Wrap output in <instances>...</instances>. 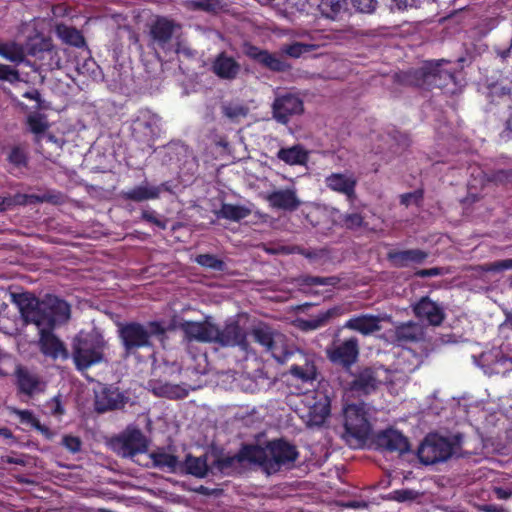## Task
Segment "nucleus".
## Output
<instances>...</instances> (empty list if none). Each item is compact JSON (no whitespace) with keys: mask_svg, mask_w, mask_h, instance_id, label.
Segmentation results:
<instances>
[{"mask_svg":"<svg viewBox=\"0 0 512 512\" xmlns=\"http://www.w3.org/2000/svg\"><path fill=\"white\" fill-rule=\"evenodd\" d=\"M465 58L459 57L456 61L438 59L428 60L419 68L397 73L396 81L405 86H414L424 89H447L454 92L458 86L457 73L463 67Z\"/></svg>","mask_w":512,"mask_h":512,"instance_id":"f257e3e1","label":"nucleus"},{"mask_svg":"<svg viewBox=\"0 0 512 512\" xmlns=\"http://www.w3.org/2000/svg\"><path fill=\"white\" fill-rule=\"evenodd\" d=\"M118 338L126 356L135 354L140 349L152 348L153 338L163 341L167 329L162 321H148L145 324L129 321L118 324Z\"/></svg>","mask_w":512,"mask_h":512,"instance_id":"f03ea898","label":"nucleus"},{"mask_svg":"<svg viewBox=\"0 0 512 512\" xmlns=\"http://www.w3.org/2000/svg\"><path fill=\"white\" fill-rule=\"evenodd\" d=\"M105 346L106 341L98 332H80L76 335L72 344V357L76 369L84 371L102 362Z\"/></svg>","mask_w":512,"mask_h":512,"instance_id":"7ed1b4c3","label":"nucleus"},{"mask_svg":"<svg viewBox=\"0 0 512 512\" xmlns=\"http://www.w3.org/2000/svg\"><path fill=\"white\" fill-rule=\"evenodd\" d=\"M256 448L262 452L256 464L268 474L276 473L283 466L293 464L299 456L296 446L282 438L268 441L265 447L256 445Z\"/></svg>","mask_w":512,"mask_h":512,"instance_id":"20e7f679","label":"nucleus"},{"mask_svg":"<svg viewBox=\"0 0 512 512\" xmlns=\"http://www.w3.org/2000/svg\"><path fill=\"white\" fill-rule=\"evenodd\" d=\"M452 453L453 446L451 442L437 433L428 434L417 450L419 461L425 465L446 461Z\"/></svg>","mask_w":512,"mask_h":512,"instance_id":"39448f33","label":"nucleus"},{"mask_svg":"<svg viewBox=\"0 0 512 512\" xmlns=\"http://www.w3.org/2000/svg\"><path fill=\"white\" fill-rule=\"evenodd\" d=\"M40 307L37 327L53 329L56 324L65 323L70 318V305L57 296L47 295L41 300Z\"/></svg>","mask_w":512,"mask_h":512,"instance_id":"423d86ee","label":"nucleus"},{"mask_svg":"<svg viewBox=\"0 0 512 512\" xmlns=\"http://www.w3.org/2000/svg\"><path fill=\"white\" fill-rule=\"evenodd\" d=\"M360 353L359 340L357 337H350L341 342L334 341L326 349V355L329 361L335 365L341 366L345 370L358 361Z\"/></svg>","mask_w":512,"mask_h":512,"instance_id":"0eeeda50","label":"nucleus"},{"mask_svg":"<svg viewBox=\"0 0 512 512\" xmlns=\"http://www.w3.org/2000/svg\"><path fill=\"white\" fill-rule=\"evenodd\" d=\"M303 112L304 102L297 93L278 94L272 103L273 119L282 125H287L292 117L299 116Z\"/></svg>","mask_w":512,"mask_h":512,"instance_id":"6e6552de","label":"nucleus"},{"mask_svg":"<svg viewBox=\"0 0 512 512\" xmlns=\"http://www.w3.org/2000/svg\"><path fill=\"white\" fill-rule=\"evenodd\" d=\"M160 118L148 109H142L131 123V136L135 141L152 146L157 132Z\"/></svg>","mask_w":512,"mask_h":512,"instance_id":"1a4fd4ad","label":"nucleus"},{"mask_svg":"<svg viewBox=\"0 0 512 512\" xmlns=\"http://www.w3.org/2000/svg\"><path fill=\"white\" fill-rule=\"evenodd\" d=\"M344 427L347 434L364 441L371 432V425L363 405L348 404L344 408Z\"/></svg>","mask_w":512,"mask_h":512,"instance_id":"9d476101","label":"nucleus"},{"mask_svg":"<svg viewBox=\"0 0 512 512\" xmlns=\"http://www.w3.org/2000/svg\"><path fill=\"white\" fill-rule=\"evenodd\" d=\"M119 453L126 458H133L138 454L146 453L149 441L137 427H127L116 439Z\"/></svg>","mask_w":512,"mask_h":512,"instance_id":"9b49d317","label":"nucleus"},{"mask_svg":"<svg viewBox=\"0 0 512 512\" xmlns=\"http://www.w3.org/2000/svg\"><path fill=\"white\" fill-rule=\"evenodd\" d=\"M214 343L222 347H239L246 353L250 351L247 333L237 320L226 322L222 329L217 326Z\"/></svg>","mask_w":512,"mask_h":512,"instance_id":"f8f14e48","label":"nucleus"},{"mask_svg":"<svg viewBox=\"0 0 512 512\" xmlns=\"http://www.w3.org/2000/svg\"><path fill=\"white\" fill-rule=\"evenodd\" d=\"M261 455L262 452L256 448V444H243L235 455L218 457L214 464L221 473L230 474L243 462L256 464Z\"/></svg>","mask_w":512,"mask_h":512,"instance_id":"ddd939ff","label":"nucleus"},{"mask_svg":"<svg viewBox=\"0 0 512 512\" xmlns=\"http://www.w3.org/2000/svg\"><path fill=\"white\" fill-rule=\"evenodd\" d=\"M179 329L189 342L214 343L217 335V325L208 319L204 321H183L179 324Z\"/></svg>","mask_w":512,"mask_h":512,"instance_id":"4468645a","label":"nucleus"},{"mask_svg":"<svg viewBox=\"0 0 512 512\" xmlns=\"http://www.w3.org/2000/svg\"><path fill=\"white\" fill-rule=\"evenodd\" d=\"M128 397L113 385H103L95 392L94 407L98 413L122 409L126 405Z\"/></svg>","mask_w":512,"mask_h":512,"instance_id":"2eb2a0df","label":"nucleus"},{"mask_svg":"<svg viewBox=\"0 0 512 512\" xmlns=\"http://www.w3.org/2000/svg\"><path fill=\"white\" fill-rule=\"evenodd\" d=\"M251 334L254 341L266 348L272 357L281 364L285 363L293 354L291 351L283 350L278 346L273 329L267 325L254 327Z\"/></svg>","mask_w":512,"mask_h":512,"instance_id":"dca6fc26","label":"nucleus"},{"mask_svg":"<svg viewBox=\"0 0 512 512\" xmlns=\"http://www.w3.org/2000/svg\"><path fill=\"white\" fill-rule=\"evenodd\" d=\"M373 443L378 450L398 452L399 454L408 452L410 449L407 437L393 428L378 432L373 439Z\"/></svg>","mask_w":512,"mask_h":512,"instance_id":"f3484780","label":"nucleus"},{"mask_svg":"<svg viewBox=\"0 0 512 512\" xmlns=\"http://www.w3.org/2000/svg\"><path fill=\"white\" fill-rule=\"evenodd\" d=\"M416 318L426 321L429 325L440 326L445 319L443 307L430 299L429 296L421 297L413 306Z\"/></svg>","mask_w":512,"mask_h":512,"instance_id":"a211bd4d","label":"nucleus"},{"mask_svg":"<svg viewBox=\"0 0 512 512\" xmlns=\"http://www.w3.org/2000/svg\"><path fill=\"white\" fill-rule=\"evenodd\" d=\"M14 303L26 323H33L37 326V319L40 315L41 300L30 292L11 293Z\"/></svg>","mask_w":512,"mask_h":512,"instance_id":"6ab92c4d","label":"nucleus"},{"mask_svg":"<svg viewBox=\"0 0 512 512\" xmlns=\"http://www.w3.org/2000/svg\"><path fill=\"white\" fill-rule=\"evenodd\" d=\"M40 330V351L54 360L61 358L67 360L69 352L64 343L52 332V329L38 327Z\"/></svg>","mask_w":512,"mask_h":512,"instance_id":"aec40b11","label":"nucleus"},{"mask_svg":"<svg viewBox=\"0 0 512 512\" xmlns=\"http://www.w3.org/2000/svg\"><path fill=\"white\" fill-rule=\"evenodd\" d=\"M357 182L353 173H331L325 177L326 187L346 196L349 201H354L356 198Z\"/></svg>","mask_w":512,"mask_h":512,"instance_id":"412c9836","label":"nucleus"},{"mask_svg":"<svg viewBox=\"0 0 512 512\" xmlns=\"http://www.w3.org/2000/svg\"><path fill=\"white\" fill-rule=\"evenodd\" d=\"M15 384L18 394L32 397L41 392L42 382L39 375L31 372L27 367L18 365L14 372Z\"/></svg>","mask_w":512,"mask_h":512,"instance_id":"4be33fe9","label":"nucleus"},{"mask_svg":"<svg viewBox=\"0 0 512 512\" xmlns=\"http://www.w3.org/2000/svg\"><path fill=\"white\" fill-rule=\"evenodd\" d=\"M428 258V253L415 248L406 250L392 249L387 252L386 259L395 268H405L411 264H422Z\"/></svg>","mask_w":512,"mask_h":512,"instance_id":"5701e85b","label":"nucleus"},{"mask_svg":"<svg viewBox=\"0 0 512 512\" xmlns=\"http://www.w3.org/2000/svg\"><path fill=\"white\" fill-rule=\"evenodd\" d=\"M211 71L222 80H234L241 71L240 63L226 52L219 53L211 63Z\"/></svg>","mask_w":512,"mask_h":512,"instance_id":"b1692460","label":"nucleus"},{"mask_svg":"<svg viewBox=\"0 0 512 512\" xmlns=\"http://www.w3.org/2000/svg\"><path fill=\"white\" fill-rule=\"evenodd\" d=\"M331 412V398L324 391H316L314 402L309 408L308 422L310 425L321 426Z\"/></svg>","mask_w":512,"mask_h":512,"instance_id":"393cba45","label":"nucleus"},{"mask_svg":"<svg viewBox=\"0 0 512 512\" xmlns=\"http://www.w3.org/2000/svg\"><path fill=\"white\" fill-rule=\"evenodd\" d=\"M378 384L376 371L371 367H366L355 375L349 384V389L358 395H369L376 391Z\"/></svg>","mask_w":512,"mask_h":512,"instance_id":"a878e982","label":"nucleus"},{"mask_svg":"<svg viewBox=\"0 0 512 512\" xmlns=\"http://www.w3.org/2000/svg\"><path fill=\"white\" fill-rule=\"evenodd\" d=\"M175 23L165 17H159L150 27V37L160 49L165 50L174 34Z\"/></svg>","mask_w":512,"mask_h":512,"instance_id":"bb28decb","label":"nucleus"},{"mask_svg":"<svg viewBox=\"0 0 512 512\" xmlns=\"http://www.w3.org/2000/svg\"><path fill=\"white\" fill-rule=\"evenodd\" d=\"M266 200L272 208L290 212L297 210L301 205V201L293 189L273 191L267 195Z\"/></svg>","mask_w":512,"mask_h":512,"instance_id":"cd10ccee","label":"nucleus"},{"mask_svg":"<svg viewBox=\"0 0 512 512\" xmlns=\"http://www.w3.org/2000/svg\"><path fill=\"white\" fill-rule=\"evenodd\" d=\"M380 317L372 314H361L348 319L344 328L357 331L363 335H370L381 329Z\"/></svg>","mask_w":512,"mask_h":512,"instance_id":"c85d7f7f","label":"nucleus"},{"mask_svg":"<svg viewBox=\"0 0 512 512\" xmlns=\"http://www.w3.org/2000/svg\"><path fill=\"white\" fill-rule=\"evenodd\" d=\"M161 195V187H153L147 181L142 182L140 185L122 191L120 196L125 201H132L140 203L148 200L159 199Z\"/></svg>","mask_w":512,"mask_h":512,"instance_id":"c756f323","label":"nucleus"},{"mask_svg":"<svg viewBox=\"0 0 512 512\" xmlns=\"http://www.w3.org/2000/svg\"><path fill=\"white\" fill-rule=\"evenodd\" d=\"M422 338L423 331L421 327L414 322L401 324L395 329V340L399 345L417 343Z\"/></svg>","mask_w":512,"mask_h":512,"instance_id":"7c9ffc66","label":"nucleus"},{"mask_svg":"<svg viewBox=\"0 0 512 512\" xmlns=\"http://www.w3.org/2000/svg\"><path fill=\"white\" fill-rule=\"evenodd\" d=\"M12 414L18 416L21 424L27 425L39 433H41L46 439L50 440L53 438L54 433L50 430L49 427L40 423V421L35 417L34 413L27 409H18L15 407L9 408Z\"/></svg>","mask_w":512,"mask_h":512,"instance_id":"2f4dec72","label":"nucleus"},{"mask_svg":"<svg viewBox=\"0 0 512 512\" xmlns=\"http://www.w3.org/2000/svg\"><path fill=\"white\" fill-rule=\"evenodd\" d=\"M340 315V308L335 306L326 311L318 313L310 319H302L299 321V327L303 331H312L326 326L329 321Z\"/></svg>","mask_w":512,"mask_h":512,"instance_id":"473e14b6","label":"nucleus"},{"mask_svg":"<svg viewBox=\"0 0 512 512\" xmlns=\"http://www.w3.org/2000/svg\"><path fill=\"white\" fill-rule=\"evenodd\" d=\"M290 375L302 384H309L313 386L317 378V368L315 363L311 360L305 359L304 363L293 364L289 369Z\"/></svg>","mask_w":512,"mask_h":512,"instance_id":"72a5a7b5","label":"nucleus"},{"mask_svg":"<svg viewBox=\"0 0 512 512\" xmlns=\"http://www.w3.org/2000/svg\"><path fill=\"white\" fill-rule=\"evenodd\" d=\"M218 219H226L239 222L251 214V210L244 205L222 203L219 210L214 211Z\"/></svg>","mask_w":512,"mask_h":512,"instance_id":"f704fd0d","label":"nucleus"},{"mask_svg":"<svg viewBox=\"0 0 512 512\" xmlns=\"http://www.w3.org/2000/svg\"><path fill=\"white\" fill-rule=\"evenodd\" d=\"M277 158L288 165H303L308 160V154L301 145H294L279 149Z\"/></svg>","mask_w":512,"mask_h":512,"instance_id":"c9c22d12","label":"nucleus"},{"mask_svg":"<svg viewBox=\"0 0 512 512\" xmlns=\"http://www.w3.org/2000/svg\"><path fill=\"white\" fill-rule=\"evenodd\" d=\"M184 465L186 472L197 478H204L208 474L209 469L206 456L194 457L189 454L186 456Z\"/></svg>","mask_w":512,"mask_h":512,"instance_id":"e433bc0d","label":"nucleus"},{"mask_svg":"<svg viewBox=\"0 0 512 512\" xmlns=\"http://www.w3.org/2000/svg\"><path fill=\"white\" fill-rule=\"evenodd\" d=\"M319 10L325 18L336 19L347 9V0H321Z\"/></svg>","mask_w":512,"mask_h":512,"instance_id":"4c0bfd02","label":"nucleus"},{"mask_svg":"<svg viewBox=\"0 0 512 512\" xmlns=\"http://www.w3.org/2000/svg\"><path fill=\"white\" fill-rule=\"evenodd\" d=\"M0 56L19 64L24 61L25 52L23 47L16 42L0 43Z\"/></svg>","mask_w":512,"mask_h":512,"instance_id":"58836bf2","label":"nucleus"},{"mask_svg":"<svg viewBox=\"0 0 512 512\" xmlns=\"http://www.w3.org/2000/svg\"><path fill=\"white\" fill-rule=\"evenodd\" d=\"M153 462V466L163 469L168 468L170 471H175L178 465V457L164 450L153 451L149 454Z\"/></svg>","mask_w":512,"mask_h":512,"instance_id":"ea45409f","label":"nucleus"},{"mask_svg":"<svg viewBox=\"0 0 512 512\" xmlns=\"http://www.w3.org/2000/svg\"><path fill=\"white\" fill-rule=\"evenodd\" d=\"M57 31L62 40L69 45L81 48L86 44L83 34L75 27L58 26Z\"/></svg>","mask_w":512,"mask_h":512,"instance_id":"a19ab883","label":"nucleus"},{"mask_svg":"<svg viewBox=\"0 0 512 512\" xmlns=\"http://www.w3.org/2000/svg\"><path fill=\"white\" fill-rule=\"evenodd\" d=\"M27 125L29 131L35 135L36 144L41 141V135L49 128V124L45 120L44 116L40 114L29 115L27 117Z\"/></svg>","mask_w":512,"mask_h":512,"instance_id":"79ce46f5","label":"nucleus"},{"mask_svg":"<svg viewBox=\"0 0 512 512\" xmlns=\"http://www.w3.org/2000/svg\"><path fill=\"white\" fill-rule=\"evenodd\" d=\"M260 65L273 72H285L290 68V65L284 59L270 53L268 50L261 59Z\"/></svg>","mask_w":512,"mask_h":512,"instance_id":"37998d69","label":"nucleus"},{"mask_svg":"<svg viewBox=\"0 0 512 512\" xmlns=\"http://www.w3.org/2000/svg\"><path fill=\"white\" fill-rule=\"evenodd\" d=\"M195 261L198 265L211 270L223 272L226 269L225 262L213 254H199Z\"/></svg>","mask_w":512,"mask_h":512,"instance_id":"c03bdc74","label":"nucleus"},{"mask_svg":"<svg viewBox=\"0 0 512 512\" xmlns=\"http://www.w3.org/2000/svg\"><path fill=\"white\" fill-rule=\"evenodd\" d=\"M187 7L193 11L217 13L221 8L220 0H189Z\"/></svg>","mask_w":512,"mask_h":512,"instance_id":"a18cd8bd","label":"nucleus"},{"mask_svg":"<svg viewBox=\"0 0 512 512\" xmlns=\"http://www.w3.org/2000/svg\"><path fill=\"white\" fill-rule=\"evenodd\" d=\"M7 160L17 168L26 167L28 165V155L26 151L18 145L11 148Z\"/></svg>","mask_w":512,"mask_h":512,"instance_id":"49530a36","label":"nucleus"},{"mask_svg":"<svg viewBox=\"0 0 512 512\" xmlns=\"http://www.w3.org/2000/svg\"><path fill=\"white\" fill-rule=\"evenodd\" d=\"M312 49V45L305 44L302 42H293L291 44L284 45L282 47V52L289 57L299 58L304 53L310 52Z\"/></svg>","mask_w":512,"mask_h":512,"instance_id":"de8ad7c7","label":"nucleus"},{"mask_svg":"<svg viewBox=\"0 0 512 512\" xmlns=\"http://www.w3.org/2000/svg\"><path fill=\"white\" fill-rule=\"evenodd\" d=\"M140 219L149 224H153L162 230H165L167 228V220L164 219L153 209H143L141 212Z\"/></svg>","mask_w":512,"mask_h":512,"instance_id":"09e8293b","label":"nucleus"},{"mask_svg":"<svg viewBox=\"0 0 512 512\" xmlns=\"http://www.w3.org/2000/svg\"><path fill=\"white\" fill-rule=\"evenodd\" d=\"M339 282V279L335 276L321 277V276H304L302 278V284L307 286H335Z\"/></svg>","mask_w":512,"mask_h":512,"instance_id":"8fccbe9b","label":"nucleus"},{"mask_svg":"<svg viewBox=\"0 0 512 512\" xmlns=\"http://www.w3.org/2000/svg\"><path fill=\"white\" fill-rule=\"evenodd\" d=\"M343 226L348 230H357L365 226L364 217L360 213H347L342 217Z\"/></svg>","mask_w":512,"mask_h":512,"instance_id":"3c124183","label":"nucleus"},{"mask_svg":"<svg viewBox=\"0 0 512 512\" xmlns=\"http://www.w3.org/2000/svg\"><path fill=\"white\" fill-rule=\"evenodd\" d=\"M20 80V74L17 69L10 67L9 65L0 63V81H7L11 84Z\"/></svg>","mask_w":512,"mask_h":512,"instance_id":"603ef678","label":"nucleus"},{"mask_svg":"<svg viewBox=\"0 0 512 512\" xmlns=\"http://www.w3.org/2000/svg\"><path fill=\"white\" fill-rule=\"evenodd\" d=\"M512 269V258L503 259L488 263L485 265L484 270L487 272L499 273L505 270Z\"/></svg>","mask_w":512,"mask_h":512,"instance_id":"864d4df0","label":"nucleus"},{"mask_svg":"<svg viewBox=\"0 0 512 512\" xmlns=\"http://www.w3.org/2000/svg\"><path fill=\"white\" fill-rule=\"evenodd\" d=\"M42 200L44 203H49L53 205H62L66 201V196L64 193L57 190H48L42 194Z\"/></svg>","mask_w":512,"mask_h":512,"instance_id":"5fc2aeb1","label":"nucleus"},{"mask_svg":"<svg viewBox=\"0 0 512 512\" xmlns=\"http://www.w3.org/2000/svg\"><path fill=\"white\" fill-rule=\"evenodd\" d=\"M417 492L411 489H397L390 493V499L397 502H405L416 499Z\"/></svg>","mask_w":512,"mask_h":512,"instance_id":"6e6d98bb","label":"nucleus"},{"mask_svg":"<svg viewBox=\"0 0 512 512\" xmlns=\"http://www.w3.org/2000/svg\"><path fill=\"white\" fill-rule=\"evenodd\" d=\"M62 445L71 453L75 454L81 450L82 442L77 436L65 435L62 439Z\"/></svg>","mask_w":512,"mask_h":512,"instance_id":"4d7b16f0","label":"nucleus"},{"mask_svg":"<svg viewBox=\"0 0 512 512\" xmlns=\"http://www.w3.org/2000/svg\"><path fill=\"white\" fill-rule=\"evenodd\" d=\"M356 11L361 13H372L377 6V0H351Z\"/></svg>","mask_w":512,"mask_h":512,"instance_id":"13d9d810","label":"nucleus"},{"mask_svg":"<svg viewBox=\"0 0 512 512\" xmlns=\"http://www.w3.org/2000/svg\"><path fill=\"white\" fill-rule=\"evenodd\" d=\"M267 50L261 49L253 44L246 43L244 45V52L247 57L260 64L261 59L264 57Z\"/></svg>","mask_w":512,"mask_h":512,"instance_id":"bf43d9fd","label":"nucleus"},{"mask_svg":"<svg viewBox=\"0 0 512 512\" xmlns=\"http://www.w3.org/2000/svg\"><path fill=\"white\" fill-rule=\"evenodd\" d=\"M500 137L506 141L512 139V103L508 106L505 128L500 133Z\"/></svg>","mask_w":512,"mask_h":512,"instance_id":"052dcab7","label":"nucleus"},{"mask_svg":"<svg viewBox=\"0 0 512 512\" xmlns=\"http://www.w3.org/2000/svg\"><path fill=\"white\" fill-rule=\"evenodd\" d=\"M224 114L230 118L234 119L239 116H245L246 115V109L243 106L235 105V106H225L224 107Z\"/></svg>","mask_w":512,"mask_h":512,"instance_id":"680f3d73","label":"nucleus"},{"mask_svg":"<svg viewBox=\"0 0 512 512\" xmlns=\"http://www.w3.org/2000/svg\"><path fill=\"white\" fill-rule=\"evenodd\" d=\"M443 271L442 268L439 267H432L429 269H420L415 272V276L420 278H427V277H435L442 275Z\"/></svg>","mask_w":512,"mask_h":512,"instance_id":"e2e57ef3","label":"nucleus"},{"mask_svg":"<svg viewBox=\"0 0 512 512\" xmlns=\"http://www.w3.org/2000/svg\"><path fill=\"white\" fill-rule=\"evenodd\" d=\"M392 3L395 8L401 11L407 10L408 8L412 7H419V0H392Z\"/></svg>","mask_w":512,"mask_h":512,"instance_id":"0e129e2a","label":"nucleus"},{"mask_svg":"<svg viewBox=\"0 0 512 512\" xmlns=\"http://www.w3.org/2000/svg\"><path fill=\"white\" fill-rule=\"evenodd\" d=\"M51 413L54 416L63 415L65 410L59 397H54L51 403Z\"/></svg>","mask_w":512,"mask_h":512,"instance_id":"69168bd1","label":"nucleus"},{"mask_svg":"<svg viewBox=\"0 0 512 512\" xmlns=\"http://www.w3.org/2000/svg\"><path fill=\"white\" fill-rule=\"evenodd\" d=\"M493 493L497 499L506 500L512 497V489H506L503 487H494Z\"/></svg>","mask_w":512,"mask_h":512,"instance_id":"338daca9","label":"nucleus"},{"mask_svg":"<svg viewBox=\"0 0 512 512\" xmlns=\"http://www.w3.org/2000/svg\"><path fill=\"white\" fill-rule=\"evenodd\" d=\"M478 510L481 512H505L503 506L498 504H482L478 506Z\"/></svg>","mask_w":512,"mask_h":512,"instance_id":"774afa93","label":"nucleus"}]
</instances>
